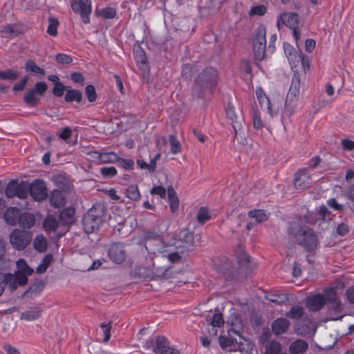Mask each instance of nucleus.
Segmentation results:
<instances>
[{"label": "nucleus", "instance_id": "f257e3e1", "mask_svg": "<svg viewBox=\"0 0 354 354\" xmlns=\"http://www.w3.org/2000/svg\"><path fill=\"white\" fill-rule=\"evenodd\" d=\"M217 72L214 68H205L199 74L195 81L193 89L194 95L206 99L212 94V89L215 86Z\"/></svg>", "mask_w": 354, "mask_h": 354}, {"label": "nucleus", "instance_id": "f03ea898", "mask_svg": "<svg viewBox=\"0 0 354 354\" xmlns=\"http://www.w3.org/2000/svg\"><path fill=\"white\" fill-rule=\"evenodd\" d=\"M289 232L296 242L306 250L311 252L317 248L318 245L317 236L308 226L293 223L289 227Z\"/></svg>", "mask_w": 354, "mask_h": 354}, {"label": "nucleus", "instance_id": "7ed1b4c3", "mask_svg": "<svg viewBox=\"0 0 354 354\" xmlns=\"http://www.w3.org/2000/svg\"><path fill=\"white\" fill-rule=\"evenodd\" d=\"M168 245L181 248L182 252L193 250L195 247L194 233L188 229H181L171 234V240L168 241Z\"/></svg>", "mask_w": 354, "mask_h": 354}, {"label": "nucleus", "instance_id": "20e7f679", "mask_svg": "<svg viewBox=\"0 0 354 354\" xmlns=\"http://www.w3.org/2000/svg\"><path fill=\"white\" fill-rule=\"evenodd\" d=\"M17 270L15 274H6L10 280V290L14 291L18 286H24L28 282L27 277L31 275L33 270L21 259L17 262Z\"/></svg>", "mask_w": 354, "mask_h": 354}, {"label": "nucleus", "instance_id": "39448f33", "mask_svg": "<svg viewBox=\"0 0 354 354\" xmlns=\"http://www.w3.org/2000/svg\"><path fill=\"white\" fill-rule=\"evenodd\" d=\"M151 268L154 279L162 278L165 279L173 277L171 267L168 265V259L165 254H156L152 257Z\"/></svg>", "mask_w": 354, "mask_h": 354}, {"label": "nucleus", "instance_id": "423d86ee", "mask_svg": "<svg viewBox=\"0 0 354 354\" xmlns=\"http://www.w3.org/2000/svg\"><path fill=\"white\" fill-rule=\"evenodd\" d=\"M300 82L299 75L295 73L285 102L284 113L288 116L292 115L295 112L300 91Z\"/></svg>", "mask_w": 354, "mask_h": 354}, {"label": "nucleus", "instance_id": "0eeeda50", "mask_svg": "<svg viewBox=\"0 0 354 354\" xmlns=\"http://www.w3.org/2000/svg\"><path fill=\"white\" fill-rule=\"evenodd\" d=\"M266 29L263 25L259 26L254 32L252 39L254 55L256 59H263L266 55Z\"/></svg>", "mask_w": 354, "mask_h": 354}, {"label": "nucleus", "instance_id": "6e6552de", "mask_svg": "<svg viewBox=\"0 0 354 354\" xmlns=\"http://www.w3.org/2000/svg\"><path fill=\"white\" fill-rule=\"evenodd\" d=\"M32 233L20 229H15L9 236V240L13 248L17 250L25 249L32 239Z\"/></svg>", "mask_w": 354, "mask_h": 354}, {"label": "nucleus", "instance_id": "1a4fd4ad", "mask_svg": "<svg viewBox=\"0 0 354 354\" xmlns=\"http://www.w3.org/2000/svg\"><path fill=\"white\" fill-rule=\"evenodd\" d=\"M5 194L8 198L17 196L21 199H25L28 194V183L17 180H10L6 188Z\"/></svg>", "mask_w": 354, "mask_h": 354}, {"label": "nucleus", "instance_id": "9d476101", "mask_svg": "<svg viewBox=\"0 0 354 354\" xmlns=\"http://www.w3.org/2000/svg\"><path fill=\"white\" fill-rule=\"evenodd\" d=\"M74 12H79L85 24L90 21L88 15L91 12V2L88 0H73L71 3Z\"/></svg>", "mask_w": 354, "mask_h": 354}, {"label": "nucleus", "instance_id": "9b49d317", "mask_svg": "<svg viewBox=\"0 0 354 354\" xmlns=\"http://www.w3.org/2000/svg\"><path fill=\"white\" fill-rule=\"evenodd\" d=\"M28 193L35 201H41L47 197V189L43 180H36L28 183Z\"/></svg>", "mask_w": 354, "mask_h": 354}, {"label": "nucleus", "instance_id": "f8f14e48", "mask_svg": "<svg viewBox=\"0 0 354 354\" xmlns=\"http://www.w3.org/2000/svg\"><path fill=\"white\" fill-rule=\"evenodd\" d=\"M156 354H179V351L171 347L169 342L164 336H158L153 346Z\"/></svg>", "mask_w": 354, "mask_h": 354}, {"label": "nucleus", "instance_id": "ddd939ff", "mask_svg": "<svg viewBox=\"0 0 354 354\" xmlns=\"http://www.w3.org/2000/svg\"><path fill=\"white\" fill-rule=\"evenodd\" d=\"M145 246L149 252L155 254L156 255L164 254L163 253L167 251L165 248L170 247L171 245H168V242H165L159 237L145 241Z\"/></svg>", "mask_w": 354, "mask_h": 354}, {"label": "nucleus", "instance_id": "4468645a", "mask_svg": "<svg viewBox=\"0 0 354 354\" xmlns=\"http://www.w3.org/2000/svg\"><path fill=\"white\" fill-rule=\"evenodd\" d=\"M311 178L306 169H299L295 174V187L296 189H304L310 187Z\"/></svg>", "mask_w": 354, "mask_h": 354}, {"label": "nucleus", "instance_id": "2eb2a0df", "mask_svg": "<svg viewBox=\"0 0 354 354\" xmlns=\"http://www.w3.org/2000/svg\"><path fill=\"white\" fill-rule=\"evenodd\" d=\"M226 324L231 327L228 332H241L244 329L245 321L239 313H232L228 317Z\"/></svg>", "mask_w": 354, "mask_h": 354}, {"label": "nucleus", "instance_id": "dca6fc26", "mask_svg": "<svg viewBox=\"0 0 354 354\" xmlns=\"http://www.w3.org/2000/svg\"><path fill=\"white\" fill-rule=\"evenodd\" d=\"M109 257L116 263L123 262L126 257L124 246L121 243L112 245L109 250Z\"/></svg>", "mask_w": 354, "mask_h": 354}, {"label": "nucleus", "instance_id": "f3484780", "mask_svg": "<svg viewBox=\"0 0 354 354\" xmlns=\"http://www.w3.org/2000/svg\"><path fill=\"white\" fill-rule=\"evenodd\" d=\"M226 115L232 121V127L235 132V136L236 137L238 129H241L242 127V117L241 114L236 115L234 106L231 104H229L226 109Z\"/></svg>", "mask_w": 354, "mask_h": 354}, {"label": "nucleus", "instance_id": "a211bd4d", "mask_svg": "<svg viewBox=\"0 0 354 354\" xmlns=\"http://www.w3.org/2000/svg\"><path fill=\"white\" fill-rule=\"evenodd\" d=\"M306 307L312 311H318L325 304L324 297L320 294L313 295L306 298Z\"/></svg>", "mask_w": 354, "mask_h": 354}, {"label": "nucleus", "instance_id": "6ab92c4d", "mask_svg": "<svg viewBox=\"0 0 354 354\" xmlns=\"http://www.w3.org/2000/svg\"><path fill=\"white\" fill-rule=\"evenodd\" d=\"M280 21L286 24L290 29H294L297 27L299 22V16L295 12L282 13L277 19L278 25H279Z\"/></svg>", "mask_w": 354, "mask_h": 354}, {"label": "nucleus", "instance_id": "aec40b11", "mask_svg": "<svg viewBox=\"0 0 354 354\" xmlns=\"http://www.w3.org/2000/svg\"><path fill=\"white\" fill-rule=\"evenodd\" d=\"M92 157L100 164L111 163L118 160V156L113 152H92Z\"/></svg>", "mask_w": 354, "mask_h": 354}, {"label": "nucleus", "instance_id": "412c9836", "mask_svg": "<svg viewBox=\"0 0 354 354\" xmlns=\"http://www.w3.org/2000/svg\"><path fill=\"white\" fill-rule=\"evenodd\" d=\"M93 216L86 214L82 218L84 229L87 234L94 232L98 229L100 224L102 223V221L97 220Z\"/></svg>", "mask_w": 354, "mask_h": 354}, {"label": "nucleus", "instance_id": "4be33fe9", "mask_svg": "<svg viewBox=\"0 0 354 354\" xmlns=\"http://www.w3.org/2000/svg\"><path fill=\"white\" fill-rule=\"evenodd\" d=\"M35 222V218L34 215L28 212L21 214L18 221L19 227L23 228L24 230L25 229L31 228L34 225Z\"/></svg>", "mask_w": 354, "mask_h": 354}, {"label": "nucleus", "instance_id": "5701e85b", "mask_svg": "<svg viewBox=\"0 0 354 354\" xmlns=\"http://www.w3.org/2000/svg\"><path fill=\"white\" fill-rule=\"evenodd\" d=\"M19 211L16 207H10L4 213V219L7 224L15 225L19 221Z\"/></svg>", "mask_w": 354, "mask_h": 354}, {"label": "nucleus", "instance_id": "b1692460", "mask_svg": "<svg viewBox=\"0 0 354 354\" xmlns=\"http://www.w3.org/2000/svg\"><path fill=\"white\" fill-rule=\"evenodd\" d=\"M45 286V283L41 280H37L31 285L29 289L24 293V295L27 297H32L39 295L42 292Z\"/></svg>", "mask_w": 354, "mask_h": 354}, {"label": "nucleus", "instance_id": "393cba45", "mask_svg": "<svg viewBox=\"0 0 354 354\" xmlns=\"http://www.w3.org/2000/svg\"><path fill=\"white\" fill-rule=\"evenodd\" d=\"M308 344L304 340H297L293 342L289 347L290 354H300L304 353L308 349Z\"/></svg>", "mask_w": 354, "mask_h": 354}, {"label": "nucleus", "instance_id": "a878e982", "mask_svg": "<svg viewBox=\"0 0 354 354\" xmlns=\"http://www.w3.org/2000/svg\"><path fill=\"white\" fill-rule=\"evenodd\" d=\"M167 192L170 209L171 212H175L178 209L179 199L172 186L168 187Z\"/></svg>", "mask_w": 354, "mask_h": 354}, {"label": "nucleus", "instance_id": "bb28decb", "mask_svg": "<svg viewBox=\"0 0 354 354\" xmlns=\"http://www.w3.org/2000/svg\"><path fill=\"white\" fill-rule=\"evenodd\" d=\"M290 326V322L285 318H278L272 324V332H286Z\"/></svg>", "mask_w": 354, "mask_h": 354}, {"label": "nucleus", "instance_id": "cd10ccee", "mask_svg": "<svg viewBox=\"0 0 354 354\" xmlns=\"http://www.w3.org/2000/svg\"><path fill=\"white\" fill-rule=\"evenodd\" d=\"M50 204L55 207H59L64 204V197L62 192L55 189L50 196Z\"/></svg>", "mask_w": 354, "mask_h": 354}, {"label": "nucleus", "instance_id": "c85d7f7f", "mask_svg": "<svg viewBox=\"0 0 354 354\" xmlns=\"http://www.w3.org/2000/svg\"><path fill=\"white\" fill-rule=\"evenodd\" d=\"M266 299L276 304L282 305L288 301V295L285 293H270L266 296Z\"/></svg>", "mask_w": 354, "mask_h": 354}, {"label": "nucleus", "instance_id": "c756f323", "mask_svg": "<svg viewBox=\"0 0 354 354\" xmlns=\"http://www.w3.org/2000/svg\"><path fill=\"white\" fill-rule=\"evenodd\" d=\"M75 210L72 208L65 209L59 214V220L65 225H70L74 222Z\"/></svg>", "mask_w": 354, "mask_h": 354}, {"label": "nucleus", "instance_id": "7c9ffc66", "mask_svg": "<svg viewBox=\"0 0 354 354\" xmlns=\"http://www.w3.org/2000/svg\"><path fill=\"white\" fill-rule=\"evenodd\" d=\"M206 321L212 326L218 328L223 326L225 324L223 315L221 313H214L212 316L209 315L206 317Z\"/></svg>", "mask_w": 354, "mask_h": 354}, {"label": "nucleus", "instance_id": "2f4dec72", "mask_svg": "<svg viewBox=\"0 0 354 354\" xmlns=\"http://www.w3.org/2000/svg\"><path fill=\"white\" fill-rule=\"evenodd\" d=\"M24 101L27 105L35 106L39 102V97L32 88H30L24 96Z\"/></svg>", "mask_w": 354, "mask_h": 354}, {"label": "nucleus", "instance_id": "473e14b6", "mask_svg": "<svg viewBox=\"0 0 354 354\" xmlns=\"http://www.w3.org/2000/svg\"><path fill=\"white\" fill-rule=\"evenodd\" d=\"M104 207L102 204L97 203L94 205L92 208H91L86 214L90 216H93V217L96 218L97 220L102 221V216L104 214Z\"/></svg>", "mask_w": 354, "mask_h": 354}, {"label": "nucleus", "instance_id": "72a5a7b5", "mask_svg": "<svg viewBox=\"0 0 354 354\" xmlns=\"http://www.w3.org/2000/svg\"><path fill=\"white\" fill-rule=\"evenodd\" d=\"M236 342V340L230 335V333L221 335L219 337V343L222 348H230V350H231V347L234 346Z\"/></svg>", "mask_w": 354, "mask_h": 354}, {"label": "nucleus", "instance_id": "f704fd0d", "mask_svg": "<svg viewBox=\"0 0 354 354\" xmlns=\"http://www.w3.org/2000/svg\"><path fill=\"white\" fill-rule=\"evenodd\" d=\"M82 99V93L76 89H71L66 92L64 100L68 102H71L73 101H76L77 102H81Z\"/></svg>", "mask_w": 354, "mask_h": 354}, {"label": "nucleus", "instance_id": "c9c22d12", "mask_svg": "<svg viewBox=\"0 0 354 354\" xmlns=\"http://www.w3.org/2000/svg\"><path fill=\"white\" fill-rule=\"evenodd\" d=\"M41 313V310L39 308H31L27 312L22 313L21 318L29 321L34 320L40 316Z\"/></svg>", "mask_w": 354, "mask_h": 354}, {"label": "nucleus", "instance_id": "e433bc0d", "mask_svg": "<svg viewBox=\"0 0 354 354\" xmlns=\"http://www.w3.org/2000/svg\"><path fill=\"white\" fill-rule=\"evenodd\" d=\"M304 313V309L303 307L294 306L286 313V315L291 319H297L302 317Z\"/></svg>", "mask_w": 354, "mask_h": 354}, {"label": "nucleus", "instance_id": "4c0bfd02", "mask_svg": "<svg viewBox=\"0 0 354 354\" xmlns=\"http://www.w3.org/2000/svg\"><path fill=\"white\" fill-rule=\"evenodd\" d=\"M324 292H325V296H324V297L325 299V303L326 302L327 304H330L331 302H333V301H335L339 299V298L338 297V295L337 293V290L335 288H333V287L328 288L324 290Z\"/></svg>", "mask_w": 354, "mask_h": 354}, {"label": "nucleus", "instance_id": "58836bf2", "mask_svg": "<svg viewBox=\"0 0 354 354\" xmlns=\"http://www.w3.org/2000/svg\"><path fill=\"white\" fill-rule=\"evenodd\" d=\"M249 216L254 218L257 223H262L268 219V216L263 210L254 209L249 212Z\"/></svg>", "mask_w": 354, "mask_h": 354}, {"label": "nucleus", "instance_id": "ea45409f", "mask_svg": "<svg viewBox=\"0 0 354 354\" xmlns=\"http://www.w3.org/2000/svg\"><path fill=\"white\" fill-rule=\"evenodd\" d=\"M34 248L36 250L43 252L47 248V241L45 237L42 236H37L33 242Z\"/></svg>", "mask_w": 354, "mask_h": 354}, {"label": "nucleus", "instance_id": "a19ab883", "mask_svg": "<svg viewBox=\"0 0 354 354\" xmlns=\"http://www.w3.org/2000/svg\"><path fill=\"white\" fill-rule=\"evenodd\" d=\"M281 346L276 341L270 342L266 348V354H281Z\"/></svg>", "mask_w": 354, "mask_h": 354}, {"label": "nucleus", "instance_id": "79ce46f5", "mask_svg": "<svg viewBox=\"0 0 354 354\" xmlns=\"http://www.w3.org/2000/svg\"><path fill=\"white\" fill-rule=\"evenodd\" d=\"M25 69L26 71H30L36 74H40L42 76L45 75V71L37 66L35 62L32 60H28L26 62Z\"/></svg>", "mask_w": 354, "mask_h": 354}, {"label": "nucleus", "instance_id": "37998d69", "mask_svg": "<svg viewBox=\"0 0 354 354\" xmlns=\"http://www.w3.org/2000/svg\"><path fill=\"white\" fill-rule=\"evenodd\" d=\"M1 32L3 37H15L21 34V31L17 26L9 25L4 27Z\"/></svg>", "mask_w": 354, "mask_h": 354}, {"label": "nucleus", "instance_id": "c03bdc74", "mask_svg": "<svg viewBox=\"0 0 354 354\" xmlns=\"http://www.w3.org/2000/svg\"><path fill=\"white\" fill-rule=\"evenodd\" d=\"M153 273V272L152 268L142 266L138 268V274L139 277L149 279H155Z\"/></svg>", "mask_w": 354, "mask_h": 354}, {"label": "nucleus", "instance_id": "a18cd8bd", "mask_svg": "<svg viewBox=\"0 0 354 354\" xmlns=\"http://www.w3.org/2000/svg\"><path fill=\"white\" fill-rule=\"evenodd\" d=\"M59 25V21L57 19L54 17H49L48 19V26L47 29V32L51 36H56L57 35V26Z\"/></svg>", "mask_w": 354, "mask_h": 354}, {"label": "nucleus", "instance_id": "49530a36", "mask_svg": "<svg viewBox=\"0 0 354 354\" xmlns=\"http://www.w3.org/2000/svg\"><path fill=\"white\" fill-rule=\"evenodd\" d=\"M169 140L171 145V152L174 154L180 153L182 147L180 142L176 139V136L170 135Z\"/></svg>", "mask_w": 354, "mask_h": 354}, {"label": "nucleus", "instance_id": "de8ad7c7", "mask_svg": "<svg viewBox=\"0 0 354 354\" xmlns=\"http://www.w3.org/2000/svg\"><path fill=\"white\" fill-rule=\"evenodd\" d=\"M126 196L132 201H137L140 197V194L136 185H131L126 190Z\"/></svg>", "mask_w": 354, "mask_h": 354}, {"label": "nucleus", "instance_id": "09e8293b", "mask_svg": "<svg viewBox=\"0 0 354 354\" xmlns=\"http://www.w3.org/2000/svg\"><path fill=\"white\" fill-rule=\"evenodd\" d=\"M197 221L201 224H204L206 221L210 219L209 211L207 208L201 207L197 213Z\"/></svg>", "mask_w": 354, "mask_h": 354}, {"label": "nucleus", "instance_id": "8fccbe9b", "mask_svg": "<svg viewBox=\"0 0 354 354\" xmlns=\"http://www.w3.org/2000/svg\"><path fill=\"white\" fill-rule=\"evenodd\" d=\"M58 221L53 216H48L44 223V227L50 231H55L58 227Z\"/></svg>", "mask_w": 354, "mask_h": 354}, {"label": "nucleus", "instance_id": "3c124183", "mask_svg": "<svg viewBox=\"0 0 354 354\" xmlns=\"http://www.w3.org/2000/svg\"><path fill=\"white\" fill-rule=\"evenodd\" d=\"M328 308L330 310L334 311L337 314H342L344 310V305L342 303L340 299L328 304Z\"/></svg>", "mask_w": 354, "mask_h": 354}, {"label": "nucleus", "instance_id": "603ef678", "mask_svg": "<svg viewBox=\"0 0 354 354\" xmlns=\"http://www.w3.org/2000/svg\"><path fill=\"white\" fill-rule=\"evenodd\" d=\"M18 77V73L12 70L0 71V79L15 80Z\"/></svg>", "mask_w": 354, "mask_h": 354}, {"label": "nucleus", "instance_id": "864d4df0", "mask_svg": "<svg viewBox=\"0 0 354 354\" xmlns=\"http://www.w3.org/2000/svg\"><path fill=\"white\" fill-rule=\"evenodd\" d=\"M250 261V257L245 253L241 254L238 257V263L243 269L248 270Z\"/></svg>", "mask_w": 354, "mask_h": 354}, {"label": "nucleus", "instance_id": "5fc2aeb1", "mask_svg": "<svg viewBox=\"0 0 354 354\" xmlns=\"http://www.w3.org/2000/svg\"><path fill=\"white\" fill-rule=\"evenodd\" d=\"M85 93L90 102H93L97 99L95 88L93 85H88L85 88Z\"/></svg>", "mask_w": 354, "mask_h": 354}, {"label": "nucleus", "instance_id": "6e6d98bb", "mask_svg": "<svg viewBox=\"0 0 354 354\" xmlns=\"http://www.w3.org/2000/svg\"><path fill=\"white\" fill-rule=\"evenodd\" d=\"M99 15L105 19H113L116 15L115 10L112 8H105L99 11Z\"/></svg>", "mask_w": 354, "mask_h": 354}, {"label": "nucleus", "instance_id": "4d7b16f0", "mask_svg": "<svg viewBox=\"0 0 354 354\" xmlns=\"http://www.w3.org/2000/svg\"><path fill=\"white\" fill-rule=\"evenodd\" d=\"M250 322L253 330H259V326L262 324L261 317L255 313H252L250 315Z\"/></svg>", "mask_w": 354, "mask_h": 354}, {"label": "nucleus", "instance_id": "13d9d810", "mask_svg": "<svg viewBox=\"0 0 354 354\" xmlns=\"http://www.w3.org/2000/svg\"><path fill=\"white\" fill-rule=\"evenodd\" d=\"M48 86L44 82H37L32 89L38 95H43L47 91Z\"/></svg>", "mask_w": 354, "mask_h": 354}, {"label": "nucleus", "instance_id": "bf43d9fd", "mask_svg": "<svg viewBox=\"0 0 354 354\" xmlns=\"http://www.w3.org/2000/svg\"><path fill=\"white\" fill-rule=\"evenodd\" d=\"M260 106L264 110H268L270 114H272L271 104L267 96H261V97L257 98Z\"/></svg>", "mask_w": 354, "mask_h": 354}, {"label": "nucleus", "instance_id": "052dcab7", "mask_svg": "<svg viewBox=\"0 0 354 354\" xmlns=\"http://www.w3.org/2000/svg\"><path fill=\"white\" fill-rule=\"evenodd\" d=\"M6 286H8L10 289V280L6 274L0 272V297L4 292Z\"/></svg>", "mask_w": 354, "mask_h": 354}, {"label": "nucleus", "instance_id": "680f3d73", "mask_svg": "<svg viewBox=\"0 0 354 354\" xmlns=\"http://www.w3.org/2000/svg\"><path fill=\"white\" fill-rule=\"evenodd\" d=\"M120 165L125 169H133L134 166L133 160L131 159H124L118 156L117 161Z\"/></svg>", "mask_w": 354, "mask_h": 354}, {"label": "nucleus", "instance_id": "e2e57ef3", "mask_svg": "<svg viewBox=\"0 0 354 354\" xmlns=\"http://www.w3.org/2000/svg\"><path fill=\"white\" fill-rule=\"evenodd\" d=\"M56 60L59 64H68L72 62L73 59L70 55L59 53L56 55Z\"/></svg>", "mask_w": 354, "mask_h": 354}, {"label": "nucleus", "instance_id": "0e129e2a", "mask_svg": "<svg viewBox=\"0 0 354 354\" xmlns=\"http://www.w3.org/2000/svg\"><path fill=\"white\" fill-rule=\"evenodd\" d=\"M266 12V7L263 5H260V6H254V7L252 8V9L250 11L249 15H250L262 16Z\"/></svg>", "mask_w": 354, "mask_h": 354}, {"label": "nucleus", "instance_id": "69168bd1", "mask_svg": "<svg viewBox=\"0 0 354 354\" xmlns=\"http://www.w3.org/2000/svg\"><path fill=\"white\" fill-rule=\"evenodd\" d=\"M100 172L105 177H112L117 174V170L114 167H102Z\"/></svg>", "mask_w": 354, "mask_h": 354}, {"label": "nucleus", "instance_id": "338daca9", "mask_svg": "<svg viewBox=\"0 0 354 354\" xmlns=\"http://www.w3.org/2000/svg\"><path fill=\"white\" fill-rule=\"evenodd\" d=\"M151 194L153 195H159L162 198H164L166 196V189L162 186H156L151 189Z\"/></svg>", "mask_w": 354, "mask_h": 354}, {"label": "nucleus", "instance_id": "774afa93", "mask_svg": "<svg viewBox=\"0 0 354 354\" xmlns=\"http://www.w3.org/2000/svg\"><path fill=\"white\" fill-rule=\"evenodd\" d=\"M64 90L65 86L62 82H60L59 84H57L56 85H54V87L53 88V93L57 97H61L63 95Z\"/></svg>", "mask_w": 354, "mask_h": 354}]
</instances>
